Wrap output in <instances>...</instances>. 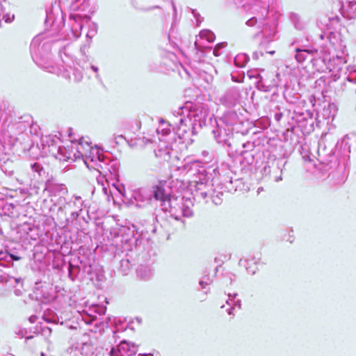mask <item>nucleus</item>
<instances>
[{
    "label": "nucleus",
    "mask_w": 356,
    "mask_h": 356,
    "mask_svg": "<svg viewBox=\"0 0 356 356\" xmlns=\"http://www.w3.org/2000/svg\"><path fill=\"white\" fill-rule=\"evenodd\" d=\"M165 183L163 181H159L158 184L152 186L154 198L161 202L162 207H164L165 204L170 206L172 200L170 193H168L165 191Z\"/></svg>",
    "instance_id": "obj_1"
},
{
    "label": "nucleus",
    "mask_w": 356,
    "mask_h": 356,
    "mask_svg": "<svg viewBox=\"0 0 356 356\" xmlns=\"http://www.w3.org/2000/svg\"><path fill=\"white\" fill-rule=\"evenodd\" d=\"M10 257L13 260V261H19L20 259V257H18V256H16L13 254H10Z\"/></svg>",
    "instance_id": "obj_2"
},
{
    "label": "nucleus",
    "mask_w": 356,
    "mask_h": 356,
    "mask_svg": "<svg viewBox=\"0 0 356 356\" xmlns=\"http://www.w3.org/2000/svg\"><path fill=\"white\" fill-rule=\"evenodd\" d=\"M113 350H114V349H113V348H112V349H111V353H113Z\"/></svg>",
    "instance_id": "obj_3"
}]
</instances>
